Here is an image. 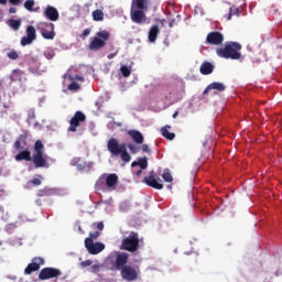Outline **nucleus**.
<instances>
[{
  "instance_id": "1",
  "label": "nucleus",
  "mask_w": 282,
  "mask_h": 282,
  "mask_svg": "<svg viewBox=\"0 0 282 282\" xmlns=\"http://www.w3.org/2000/svg\"><path fill=\"white\" fill-rule=\"evenodd\" d=\"M127 147L132 155L140 153V145H135L134 143H120L116 138H110L107 141V150L111 156L120 158L122 162L129 164L131 162V154L127 151Z\"/></svg>"
},
{
  "instance_id": "2",
  "label": "nucleus",
  "mask_w": 282,
  "mask_h": 282,
  "mask_svg": "<svg viewBox=\"0 0 282 282\" xmlns=\"http://www.w3.org/2000/svg\"><path fill=\"white\" fill-rule=\"evenodd\" d=\"M241 44L239 42H226L224 47L216 50L217 56L220 58H230L231 61H239L241 58Z\"/></svg>"
},
{
  "instance_id": "3",
  "label": "nucleus",
  "mask_w": 282,
  "mask_h": 282,
  "mask_svg": "<svg viewBox=\"0 0 282 282\" xmlns=\"http://www.w3.org/2000/svg\"><path fill=\"white\" fill-rule=\"evenodd\" d=\"M44 149L45 145H43V141L37 140L34 144L35 153L32 155V163L35 169H50V162H47V159H45L43 154Z\"/></svg>"
},
{
  "instance_id": "4",
  "label": "nucleus",
  "mask_w": 282,
  "mask_h": 282,
  "mask_svg": "<svg viewBox=\"0 0 282 282\" xmlns=\"http://www.w3.org/2000/svg\"><path fill=\"white\" fill-rule=\"evenodd\" d=\"M109 32L108 31H99L96 33L94 37H90V43L88 45V50L90 52H99V50H102L105 45H107V42L109 41Z\"/></svg>"
},
{
  "instance_id": "5",
  "label": "nucleus",
  "mask_w": 282,
  "mask_h": 282,
  "mask_svg": "<svg viewBox=\"0 0 282 282\" xmlns=\"http://www.w3.org/2000/svg\"><path fill=\"white\" fill-rule=\"evenodd\" d=\"M140 248V235L132 231L130 235L122 239L120 250H126L127 252H138Z\"/></svg>"
},
{
  "instance_id": "6",
  "label": "nucleus",
  "mask_w": 282,
  "mask_h": 282,
  "mask_svg": "<svg viewBox=\"0 0 282 282\" xmlns=\"http://www.w3.org/2000/svg\"><path fill=\"white\" fill-rule=\"evenodd\" d=\"M37 30L41 32L43 39H46V41H52L56 36V33L54 32V23L40 22L37 24Z\"/></svg>"
},
{
  "instance_id": "7",
  "label": "nucleus",
  "mask_w": 282,
  "mask_h": 282,
  "mask_svg": "<svg viewBox=\"0 0 282 282\" xmlns=\"http://www.w3.org/2000/svg\"><path fill=\"white\" fill-rule=\"evenodd\" d=\"M85 120H87V116H85L83 111H76L69 120L67 131L70 133H76V131H78V127H80V123L85 122Z\"/></svg>"
},
{
  "instance_id": "8",
  "label": "nucleus",
  "mask_w": 282,
  "mask_h": 282,
  "mask_svg": "<svg viewBox=\"0 0 282 282\" xmlns=\"http://www.w3.org/2000/svg\"><path fill=\"white\" fill-rule=\"evenodd\" d=\"M61 274H63V271H61V269L46 267L40 271L39 279L40 281H47L50 279H58Z\"/></svg>"
},
{
  "instance_id": "9",
  "label": "nucleus",
  "mask_w": 282,
  "mask_h": 282,
  "mask_svg": "<svg viewBox=\"0 0 282 282\" xmlns=\"http://www.w3.org/2000/svg\"><path fill=\"white\" fill-rule=\"evenodd\" d=\"M85 248L89 252V254H100L102 250H105V243L102 242H94L91 238L85 239Z\"/></svg>"
},
{
  "instance_id": "10",
  "label": "nucleus",
  "mask_w": 282,
  "mask_h": 282,
  "mask_svg": "<svg viewBox=\"0 0 282 282\" xmlns=\"http://www.w3.org/2000/svg\"><path fill=\"white\" fill-rule=\"evenodd\" d=\"M205 43L207 45H215V46L223 45L224 44V34H221V32H219V31H213L207 34Z\"/></svg>"
},
{
  "instance_id": "11",
  "label": "nucleus",
  "mask_w": 282,
  "mask_h": 282,
  "mask_svg": "<svg viewBox=\"0 0 282 282\" xmlns=\"http://www.w3.org/2000/svg\"><path fill=\"white\" fill-rule=\"evenodd\" d=\"M144 184L150 186L151 188H155V191H162L164 188V184H162V180L160 177L155 178L153 172H150L149 176L143 178Z\"/></svg>"
},
{
  "instance_id": "12",
  "label": "nucleus",
  "mask_w": 282,
  "mask_h": 282,
  "mask_svg": "<svg viewBox=\"0 0 282 282\" xmlns=\"http://www.w3.org/2000/svg\"><path fill=\"white\" fill-rule=\"evenodd\" d=\"M120 271L123 281H135L138 279V271L131 265H126Z\"/></svg>"
},
{
  "instance_id": "13",
  "label": "nucleus",
  "mask_w": 282,
  "mask_h": 282,
  "mask_svg": "<svg viewBox=\"0 0 282 282\" xmlns=\"http://www.w3.org/2000/svg\"><path fill=\"white\" fill-rule=\"evenodd\" d=\"M41 265H45V260L41 257L33 258L32 262L25 268L24 273L31 274L32 272H37V270H41Z\"/></svg>"
},
{
  "instance_id": "14",
  "label": "nucleus",
  "mask_w": 282,
  "mask_h": 282,
  "mask_svg": "<svg viewBox=\"0 0 282 282\" xmlns=\"http://www.w3.org/2000/svg\"><path fill=\"white\" fill-rule=\"evenodd\" d=\"M129 263V253L127 252H117L115 258V268L116 270H122Z\"/></svg>"
},
{
  "instance_id": "15",
  "label": "nucleus",
  "mask_w": 282,
  "mask_h": 282,
  "mask_svg": "<svg viewBox=\"0 0 282 282\" xmlns=\"http://www.w3.org/2000/svg\"><path fill=\"white\" fill-rule=\"evenodd\" d=\"M130 17L133 23H138V24L147 23V14L142 10L131 9Z\"/></svg>"
},
{
  "instance_id": "16",
  "label": "nucleus",
  "mask_w": 282,
  "mask_h": 282,
  "mask_svg": "<svg viewBox=\"0 0 282 282\" xmlns=\"http://www.w3.org/2000/svg\"><path fill=\"white\" fill-rule=\"evenodd\" d=\"M44 17L48 21H53V22L58 21L59 19L58 9L52 6H47L44 10Z\"/></svg>"
},
{
  "instance_id": "17",
  "label": "nucleus",
  "mask_w": 282,
  "mask_h": 282,
  "mask_svg": "<svg viewBox=\"0 0 282 282\" xmlns=\"http://www.w3.org/2000/svg\"><path fill=\"white\" fill-rule=\"evenodd\" d=\"M149 3L151 0H132L131 10H149Z\"/></svg>"
},
{
  "instance_id": "18",
  "label": "nucleus",
  "mask_w": 282,
  "mask_h": 282,
  "mask_svg": "<svg viewBox=\"0 0 282 282\" xmlns=\"http://www.w3.org/2000/svg\"><path fill=\"white\" fill-rule=\"evenodd\" d=\"M128 135L132 139L134 144H144V135L138 130H128Z\"/></svg>"
},
{
  "instance_id": "19",
  "label": "nucleus",
  "mask_w": 282,
  "mask_h": 282,
  "mask_svg": "<svg viewBox=\"0 0 282 282\" xmlns=\"http://www.w3.org/2000/svg\"><path fill=\"white\" fill-rule=\"evenodd\" d=\"M106 186L110 191H116V186H118V174H108L106 177Z\"/></svg>"
},
{
  "instance_id": "20",
  "label": "nucleus",
  "mask_w": 282,
  "mask_h": 282,
  "mask_svg": "<svg viewBox=\"0 0 282 282\" xmlns=\"http://www.w3.org/2000/svg\"><path fill=\"white\" fill-rule=\"evenodd\" d=\"M213 89H216L217 91H226V86L223 83L214 82L206 87L203 95L206 96V94H208V91H213Z\"/></svg>"
},
{
  "instance_id": "21",
  "label": "nucleus",
  "mask_w": 282,
  "mask_h": 282,
  "mask_svg": "<svg viewBox=\"0 0 282 282\" xmlns=\"http://www.w3.org/2000/svg\"><path fill=\"white\" fill-rule=\"evenodd\" d=\"M23 76H25V72L21 70V68H15L10 74V80H12V83H21Z\"/></svg>"
},
{
  "instance_id": "22",
  "label": "nucleus",
  "mask_w": 282,
  "mask_h": 282,
  "mask_svg": "<svg viewBox=\"0 0 282 282\" xmlns=\"http://www.w3.org/2000/svg\"><path fill=\"white\" fill-rule=\"evenodd\" d=\"M215 66L210 62H205L200 65L199 72L203 76H208L213 74Z\"/></svg>"
},
{
  "instance_id": "23",
  "label": "nucleus",
  "mask_w": 282,
  "mask_h": 282,
  "mask_svg": "<svg viewBox=\"0 0 282 282\" xmlns=\"http://www.w3.org/2000/svg\"><path fill=\"white\" fill-rule=\"evenodd\" d=\"M15 160L17 162H22V160L25 162H32V153L30 150H23L15 155Z\"/></svg>"
},
{
  "instance_id": "24",
  "label": "nucleus",
  "mask_w": 282,
  "mask_h": 282,
  "mask_svg": "<svg viewBox=\"0 0 282 282\" xmlns=\"http://www.w3.org/2000/svg\"><path fill=\"white\" fill-rule=\"evenodd\" d=\"M158 34H160V26L158 24H154L153 26H151L148 33L150 43H155V41L158 40Z\"/></svg>"
},
{
  "instance_id": "25",
  "label": "nucleus",
  "mask_w": 282,
  "mask_h": 282,
  "mask_svg": "<svg viewBox=\"0 0 282 282\" xmlns=\"http://www.w3.org/2000/svg\"><path fill=\"white\" fill-rule=\"evenodd\" d=\"M72 166H77L78 171H85L86 169H89V164L87 162H83L80 158H74L70 161Z\"/></svg>"
},
{
  "instance_id": "26",
  "label": "nucleus",
  "mask_w": 282,
  "mask_h": 282,
  "mask_svg": "<svg viewBox=\"0 0 282 282\" xmlns=\"http://www.w3.org/2000/svg\"><path fill=\"white\" fill-rule=\"evenodd\" d=\"M132 169L135 166H140L141 170L149 167V159L147 156L139 158L138 161L131 163Z\"/></svg>"
},
{
  "instance_id": "27",
  "label": "nucleus",
  "mask_w": 282,
  "mask_h": 282,
  "mask_svg": "<svg viewBox=\"0 0 282 282\" xmlns=\"http://www.w3.org/2000/svg\"><path fill=\"white\" fill-rule=\"evenodd\" d=\"M25 137L20 135L19 139L14 142L13 147L15 151H23V149H25Z\"/></svg>"
},
{
  "instance_id": "28",
  "label": "nucleus",
  "mask_w": 282,
  "mask_h": 282,
  "mask_svg": "<svg viewBox=\"0 0 282 282\" xmlns=\"http://www.w3.org/2000/svg\"><path fill=\"white\" fill-rule=\"evenodd\" d=\"M169 129H171V126H165L161 129L163 138H166V140H175V133L170 132Z\"/></svg>"
},
{
  "instance_id": "29",
  "label": "nucleus",
  "mask_w": 282,
  "mask_h": 282,
  "mask_svg": "<svg viewBox=\"0 0 282 282\" xmlns=\"http://www.w3.org/2000/svg\"><path fill=\"white\" fill-rule=\"evenodd\" d=\"M34 6H36V2L34 0H26L24 2V8L25 10H28L29 12H39V8L34 9Z\"/></svg>"
},
{
  "instance_id": "30",
  "label": "nucleus",
  "mask_w": 282,
  "mask_h": 282,
  "mask_svg": "<svg viewBox=\"0 0 282 282\" xmlns=\"http://www.w3.org/2000/svg\"><path fill=\"white\" fill-rule=\"evenodd\" d=\"M93 19H94V21H104L105 13L102 12V10L97 9V10L93 11Z\"/></svg>"
},
{
  "instance_id": "31",
  "label": "nucleus",
  "mask_w": 282,
  "mask_h": 282,
  "mask_svg": "<svg viewBox=\"0 0 282 282\" xmlns=\"http://www.w3.org/2000/svg\"><path fill=\"white\" fill-rule=\"evenodd\" d=\"M26 36L33 41H36V29L33 25H29L26 28Z\"/></svg>"
},
{
  "instance_id": "32",
  "label": "nucleus",
  "mask_w": 282,
  "mask_h": 282,
  "mask_svg": "<svg viewBox=\"0 0 282 282\" xmlns=\"http://www.w3.org/2000/svg\"><path fill=\"white\" fill-rule=\"evenodd\" d=\"M120 72L123 78H129L131 76V68H129L128 66H121Z\"/></svg>"
},
{
  "instance_id": "33",
  "label": "nucleus",
  "mask_w": 282,
  "mask_h": 282,
  "mask_svg": "<svg viewBox=\"0 0 282 282\" xmlns=\"http://www.w3.org/2000/svg\"><path fill=\"white\" fill-rule=\"evenodd\" d=\"M37 178H33L31 181L28 182V184H32L33 186H41L42 182L41 180H43V176L41 174L36 175Z\"/></svg>"
},
{
  "instance_id": "34",
  "label": "nucleus",
  "mask_w": 282,
  "mask_h": 282,
  "mask_svg": "<svg viewBox=\"0 0 282 282\" xmlns=\"http://www.w3.org/2000/svg\"><path fill=\"white\" fill-rule=\"evenodd\" d=\"M9 25L12 30H19L21 28V22L19 20H9Z\"/></svg>"
},
{
  "instance_id": "35",
  "label": "nucleus",
  "mask_w": 282,
  "mask_h": 282,
  "mask_svg": "<svg viewBox=\"0 0 282 282\" xmlns=\"http://www.w3.org/2000/svg\"><path fill=\"white\" fill-rule=\"evenodd\" d=\"M162 177H163L164 182H167V183L173 182V175H171V172H169V170H165L163 172Z\"/></svg>"
},
{
  "instance_id": "36",
  "label": "nucleus",
  "mask_w": 282,
  "mask_h": 282,
  "mask_svg": "<svg viewBox=\"0 0 282 282\" xmlns=\"http://www.w3.org/2000/svg\"><path fill=\"white\" fill-rule=\"evenodd\" d=\"M67 89L69 91H78V89H80V85L76 82H73L68 85Z\"/></svg>"
},
{
  "instance_id": "37",
  "label": "nucleus",
  "mask_w": 282,
  "mask_h": 282,
  "mask_svg": "<svg viewBox=\"0 0 282 282\" xmlns=\"http://www.w3.org/2000/svg\"><path fill=\"white\" fill-rule=\"evenodd\" d=\"M34 40H32V37H29L28 35L26 36H23L21 39V45L23 47H25V45H31V43L33 42Z\"/></svg>"
},
{
  "instance_id": "38",
  "label": "nucleus",
  "mask_w": 282,
  "mask_h": 282,
  "mask_svg": "<svg viewBox=\"0 0 282 282\" xmlns=\"http://www.w3.org/2000/svg\"><path fill=\"white\" fill-rule=\"evenodd\" d=\"M7 56L10 58V61H17V58H19V53L12 50L11 52L7 53Z\"/></svg>"
},
{
  "instance_id": "39",
  "label": "nucleus",
  "mask_w": 282,
  "mask_h": 282,
  "mask_svg": "<svg viewBox=\"0 0 282 282\" xmlns=\"http://www.w3.org/2000/svg\"><path fill=\"white\" fill-rule=\"evenodd\" d=\"M44 56H45V58H47V61H52V58H54V56H56V54L54 53L53 50H47L44 52Z\"/></svg>"
},
{
  "instance_id": "40",
  "label": "nucleus",
  "mask_w": 282,
  "mask_h": 282,
  "mask_svg": "<svg viewBox=\"0 0 282 282\" xmlns=\"http://www.w3.org/2000/svg\"><path fill=\"white\" fill-rule=\"evenodd\" d=\"M98 237H100V231H94L89 234L87 239H91V241H94V239H98Z\"/></svg>"
},
{
  "instance_id": "41",
  "label": "nucleus",
  "mask_w": 282,
  "mask_h": 282,
  "mask_svg": "<svg viewBox=\"0 0 282 282\" xmlns=\"http://www.w3.org/2000/svg\"><path fill=\"white\" fill-rule=\"evenodd\" d=\"M89 272H93V273L100 272V264H93L89 269Z\"/></svg>"
},
{
  "instance_id": "42",
  "label": "nucleus",
  "mask_w": 282,
  "mask_h": 282,
  "mask_svg": "<svg viewBox=\"0 0 282 282\" xmlns=\"http://www.w3.org/2000/svg\"><path fill=\"white\" fill-rule=\"evenodd\" d=\"M93 226H96L97 230H100V231L105 230V223L102 221H99L97 224L95 223L93 224Z\"/></svg>"
},
{
  "instance_id": "43",
  "label": "nucleus",
  "mask_w": 282,
  "mask_h": 282,
  "mask_svg": "<svg viewBox=\"0 0 282 282\" xmlns=\"http://www.w3.org/2000/svg\"><path fill=\"white\" fill-rule=\"evenodd\" d=\"M93 263H94V261L86 260V261L80 262V267L82 268H89V265H91Z\"/></svg>"
},
{
  "instance_id": "44",
  "label": "nucleus",
  "mask_w": 282,
  "mask_h": 282,
  "mask_svg": "<svg viewBox=\"0 0 282 282\" xmlns=\"http://www.w3.org/2000/svg\"><path fill=\"white\" fill-rule=\"evenodd\" d=\"M140 150L143 153H151V149H149V144H142V147H140Z\"/></svg>"
},
{
  "instance_id": "45",
  "label": "nucleus",
  "mask_w": 282,
  "mask_h": 282,
  "mask_svg": "<svg viewBox=\"0 0 282 282\" xmlns=\"http://www.w3.org/2000/svg\"><path fill=\"white\" fill-rule=\"evenodd\" d=\"M37 195L39 197H45V195H47V189H40Z\"/></svg>"
},
{
  "instance_id": "46",
  "label": "nucleus",
  "mask_w": 282,
  "mask_h": 282,
  "mask_svg": "<svg viewBox=\"0 0 282 282\" xmlns=\"http://www.w3.org/2000/svg\"><path fill=\"white\" fill-rule=\"evenodd\" d=\"M227 21L232 19V8L229 9V13L226 15Z\"/></svg>"
},
{
  "instance_id": "47",
  "label": "nucleus",
  "mask_w": 282,
  "mask_h": 282,
  "mask_svg": "<svg viewBox=\"0 0 282 282\" xmlns=\"http://www.w3.org/2000/svg\"><path fill=\"white\" fill-rule=\"evenodd\" d=\"M11 6H19L21 3V0H9Z\"/></svg>"
},
{
  "instance_id": "48",
  "label": "nucleus",
  "mask_w": 282,
  "mask_h": 282,
  "mask_svg": "<svg viewBox=\"0 0 282 282\" xmlns=\"http://www.w3.org/2000/svg\"><path fill=\"white\" fill-rule=\"evenodd\" d=\"M89 34H91V30L90 29H85L83 32V36H89Z\"/></svg>"
},
{
  "instance_id": "49",
  "label": "nucleus",
  "mask_w": 282,
  "mask_h": 282,
  "mask_svg": "<svg viewBox=\"0 0 282 282\" xmlns=\"http://www.w3.org/2000/svg\"><path fill=\"white\" fill-rule=\"evenodd\" d=\"M9 14H17V8H10L9 9Z\"/></svg>"
},
{
  "instance_id": "50",
  "label": "nucleus",
  "mask_w": 282,
  "mask_h": 282,
  "mask_svg": "<svg viewBox=\"0 0 282 282\" xmlns=\"http://www.w3.org/2000/svg\"><path fill=\"white\" fill-rule=\"evenodd\" d=\"M141 173H142V170H139V171L134 172V175H137V177H140Z\"/></svg>"
},
{
  "instance_id": "51",
  "label": "nucleus",
  "mask_w": 282,
  "mask_h": 282,
  "mask_svg": "<svg viewBox=\"0 0 282 282\" xmlns=\"http://www.w3.org/2000/svg\"><path fill=\"white\" fill-rule=\"evenodd\" d=\"M8 3V0H0V6H6Z\"/></svg>"
},
{
  "instance_id": "52",
  "label": "nucleus",
  "mask_w": 282,
  "mask_h": 282,
  "mask_svg": "<svg viewBox=\"0 0 282 282\" xmlns=\"http://www.w3.org/2000/svg\"><path fill=\"white\" fill-rule=\"evenodd\" d=\"M234 14H236L237 17H239V9H235Z\"/></svg>"
},
{
  "instance_id": "53",
  "label": "nucleus",
  "mask_w": 282,
  "mask_h": 282,
  "mask_svg": "<svg viewBox=\"0 0 282 282\" xmlns=\"http://www.w3.org/2000/svg\"><path fill=\"white\" fill-rule=\"evenodd\" d=\"M177 111H175L173 115H172V118H177Z\"/></svg>"
},
{
  "instance_id": "54",
  "label": "nucleus",
  "mask_w": 282,
  "mask_h": 282,
  "mask_svg": "<svg viewBox=\"0 0 282 282\" xmlns=\"http://www.w3.org/2000/svg\"><path fill=\"white\" fill-rule=\"evenodd\" d=\"M76 78H77V80H83L82 76H77Z\"/></svg>"
},
{
  "instance_id": "55",
  "label": "nucleus",
  "mask_w": 282,
  "mask_h": 282,
  "mask_svg": "<svg viewBox=\"0 0 282 282\" xmlns=\"http://www.w3.org/2000/svg\"><path fill=\"white\" fill-rule=\"evenodd\" d=\"M108 58H113V54H109V55H108Z\"/></svg>"
}]
</instances>
